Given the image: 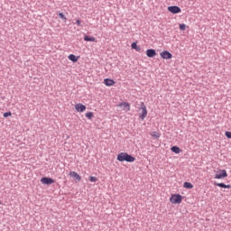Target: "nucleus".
Returning a JSON list of instances; mask_svg holds the SVG:
<instances>
[{
	"mask_svg": "<svg viewBox=\"0 0 231 231\" xmlns=\"http://www.w3.org/2000/svg\"><path fill=\"white\" fill-rule=\"evenodd\" d=\"M132 50H136V51H140V46H138V44H136V42H133Z\"/></svg>",
	"mask_w": 231,
	"mask_h": 231,
	"instance_id": "19",
	"label": "nucleus"
},
{
	"mask_svg": "<svg viewBox=\"0 0 231 231\" xmlns=\"http://www.w3.org/2000/svg\"><path fill=\"white\" fill-rule=\"evenodd\" d=\"M180 30H181L182 32H185V30H187V25L185 23L180 24Z\"/></svg>",
	"mask_w": 231,
	"mask_h": 231,
	"instance_id": "22",
	"label": "nucleus"
},
{
	"mask_svg": "<svg viewBox=\"0 0 231 231\" xmlns=\"http://www.w3.org/2000/svg\"><path fill=\"white\" fill-rule=\"evenodd\" d=\"M76 24H78V26H80V20H77Z\"/></svg>",
	"mask_w": 231,
	"mask_h": 231,
	"instance_id": "26",
	"label": "nucleus"
},
{
	"mask_svg": "<svg viewBox=\"0 0 231 231\" xmlns=\"http://www.w3.org/2000/svg\"><path fill=\"white\" fill-rule=\"evenodd\" d=\"M226 138H231V132H226Z\"/></svg>",
	"mask_w": 231,
	"mask_h": 231,
	"instance_id": "25",
	"label": "nucleus"
},
{
	"mask_svg": "<svg viewBox=\"0 0 231 231\" xmlns=\"http://www.w3.org/2000/svg\"><path fill=\"white\" fill-rule=\"evenodd\" d=\"M168 12H170L171 14H180L181 8L176 5L169 6Z\"/></svg>",
	"mask_w": 231,
	"mask_h": 231,
	"instance_id": "6",
	"label": "nucleus"
},
{
	"mask_svg": "<svg viewBox=\"0 0 231 231\" xmlns=\"http://www.w3.org/2000/svg\"><path fill=\"white\" fill-rule=\"evenodd\" d=\"M170 201L172 205H180L183 201V196L180 194H171Z\"/></svg>",
	"mask_w": 231,
	"mask_h": 231,
	"instance_id": "3",
	"label": "nucleus"
},
{
	"mask_svg": "<svg viewBox=\"0 0 231 231\" xmlns=\"http://www.w3.org/2000/svg\"><path fill=\"white\" fill-rule=\"evenodd\" d=\"M162 59L169 60L172 59V54L169 52V51H163L162 52L160 53Z\"/></svg>",
	"mask_w": 231,
	"mask_h": 231,
	"instance_id": "8",
	"label": "nucleus"
},
{
	"mask_svg": "<svg viewBox=\"0 0 231 231\" xmlns=\"http://www.w3.org/2000/svg\"><path fill=\"white\" fill-rule=\"evenodd\" d=\"M147 57H150V59H152L153 57H156V51L153 49H148L146 51Z\"/></svg>",
	"mask_w": 231,
	"mask_h": 231,
	"instance_id": "11",
	"label": "nucleus"
},
{
	"mask_svg": "<svg viewBox=\"0 0 231 231\" xmlns=\"http://www.w3.org/2000/svg\"><path fill=\"white\" fill-rule=\"evenodd\" d=\"M68 59L71 60V62H79V59H80V57L75 56V54H70Z\"/></svg>",
	"mask_w": 231,
	"mask_h": 231,
	"instance_id": "14",
	"label": "nucleus"
},
{
	"mask_svg": "<svg viewBox=\"0 0 231 231\" xmlns=\"http://www.w3.org/2000/svg\"><path fill=\"white\" fill-rule=\"evenodd\" d=\"M225 178H228L226 170L217 169L215 171V180H225Z\"/></svg>",
	"mask_w": 231,
	"mask_h": 231,
	"instance_id": "2",
	"label": "nucleus"
},
{
	"mask_svg": "<svg viewBox=\"0 0 231 231\" xmlns=\"http://www.w3.org/2000/svg\"><path fill=\"white\" fill-rule=\"evenodd\" d=\"M59 17H60V19H62L65 23L68 21V18H66V15H64L62 13L59 14Z\"/></svg>",
	"mask_w": 231,
	"mask_h": 231,
	"instance_id": "21",
	"label": "nucleus"
},
{
	"mask_svg": "<svg viewBox=\"0 0 231 231\" xmlns=\"http://www.w3.org/2000/svg\"><path fill=\"white\" fill-rule=\"evenodd\" d=\"M84 41H86L87 42H97V38L93 37V36H88L86 35L84 37Z\"/></svg>",
	"mask_w": 231,
	"mask_h": 231,
	"instance_id": "13",
	"label": "nucleus"
},
{
	"mask_svg": "<svg viewBox=\"0 0 231 231\" xmlns=\"http://www.w3.org/2000/svg\"><path fill=\"white\" fill-rule=\"evenodd\" d=\"M171 150L172 152H175V154H180V152H181V149H180L178 146H172Z\"/></svg>",
	"mask_w": 231,
	"mask_h": 231,
	"instance_id": "16",
	"label": "nucleus"
},
{
	"mask_svg": "<svg viewBox=\"0 0 231 231\" xmlns=\"http://www.w3.org/2000/svg\"><path fill=\"white\" fill-rule=\"evenodd\" d=\"M11 115H12V112H5L4 113V117L8 118V116H10Z\"/></svg>",
	"mask_w": 231,
	"mask_h": 231,
	"instance_id": "24",
	"label": "nucleus"
},
{
	"mask_svg": "<svg viewBox=\"0 0 231 231\" xmlns=\"http://www.w3.org/2000/svg\"><path fill=\"white\" fill-rule=\"evenodd\" d=\"M69 176H70V178H74L76 181H80V180H82V177H80V175L76 171H69Z\"/></svg>",
	"mask_w": 231,
	"mask_h": 231,
	"instance_id": "10",
	"label": "nucleus"
},
{
	"mask_svg": "<svg viewBox=\"0 0 231 231\" xmlns=\"http://www.w3.org/2000/svg\"><path fill=\"white\" fill-rule=\"evenodd\" d=\"M183 187L184 189H194V185L190 182H184Z\"/></svg>",
	"mask_w": 231,
	"mask_h": 231,
	"instance_id": "17",
	"label": "nucleus"
},
{
	"mask_svg": "<svg viewBox=\"0 0 231 231\" xmlns=\"http://www.w3.org/2000/svg\"><path fill=\"white\" fill-rule=\"evenodd\" d=\"M89 181H91L92 183H97V181H98V179H97V177L90 176Z\"/></svg>",
	"mask_w": 231,
	"mask_h": 231,
	"instance_id": "20",
	"label": "nucleus"
},
{
	"mask_svg": "<svg viewBox=\"0 0 231 231\" xmlns=\"http://www.w3.org/2000/svg\"><path fill=\"white\" fill-rule=\"evenodd\" d=\"M217 187H220L221 189H231L230 184L226 185L225 183H215Z\"/></svg>",
	"mask_w": 231,
	"mask_h": 231,
	"instance_id": "15",
	"label": "nucleus"
},
{
	"mask_svg": "<svg viewBox=\"0 0 231 231\" xmlns=\"http://www.w3.org/2000/svg\"><path fill=\"white\" fill-rule=\"evenodd\" d=\"M118 107H122L123 111H131V105H129V103L127 102H123L121 104L118 105Z\"/></svg>",
	"mask_w": 231,
	"mask_h": 231,
	"instance_id": "7",
	"label": "nucleus"
},
{
	"mask_svg": "<svg viewBox=\"0 0 231 231\" xmlns=\"http://www.w3.org/2000/svg\"><path fill=\"white\" fill-rule=\"evenodd\" d=\"M139 109L141 110L139 117L141 120H145L147 117V106H145V103H141Z\"/></svg>",
	"mask_w": 231,
	"mask_h": 231,
	"instance_id": "4",
	"label": "nucleus"
},
{
	"mask_svg": "<svg viewBox=\"0 0 231 231\" xmlns=\"http://www.w3.org/2000/svg\"><path fill=\"white\" fill-rule=\"evenodd\" d=\"M104 84H105V86H108V87L115 86V80H113L111 79H105Z\"/></svg>",
	"mask_w": 231,
	"mask_h": 231,
	"instance_id": "12",
	"label": "nucleus"
},
{
	"mask_svg": "<svg viewBox=\"0 0 231 231\" xmlns=\"http://www.w3.org/2000/svg\"><path fill=\"white\" fill-rule=\"evenodd\" d=\"M75 109L78 113H84L86 111V106L79 103L75 105Z\"/></svg>",
	"mask_w": 231,
	"mask_h": 231,
	"instance_id": "9",
	"label": "nucleus"
},
{
	"mask_svg": "<svg viewBox=\"0 0 231 231\" xmlns=\"http://www.w3.org/2000/svg\"><path fill=\"white\" fill-rule=\"evenodd\" d=\"M87 118H88V120H91L93 118V112H88L86 114Z\"/></svg>",
	"mask_w": 231,
	"mask_h": 231,
	"instance_id": "23",
	"label": "nucleus"
},
{
	"mask_svg": "<svg viewBox=\"0 0 231 231\" xmlns=\"http://www.w3.org/2000/svg\"><path fill=\"white\" fill-rule=\"evenodd\" d=\"M151 136H152V138L158 139L160 136H162V134L159 132H152Z\"/></svg>",
	"mask_w": 231,
	"mask_h": 231,
	"instance_id": "18",
	"label": "nucleus"
},
{
	"mask_svg": "<svg viewBox=\"0 0 231 231\" xmlns=\"http://www.w3.org/2000/svg\"><path fill=\"white\" fill-rule=\"evenodd\" d=\"M41 183L42 185H52V183H55V180L51 178L43 177L41 179Z\"/></svg>",
	"mask_w": 231,
	"mask_h": 231,
	"instance_id": "5",
	"label": "nucleus"
},
{
	"mask_svg": "<svg viewBox=\"0 0 231 231\" xmlns=\"http://www.w3.org/2000/svg\"><path fill=\"white\" fill-rule=\"evenodd\" d=\"M116 160L117 162H128L129 163H133L134 162L136 161V158L133 157L127 152H120L117 155Z\"/></svg>",
	"mask_w": 231,
	"mask_h": 231,
	"instance_id": "1",
	"label": "nucleus"
}]
</instances>
